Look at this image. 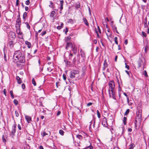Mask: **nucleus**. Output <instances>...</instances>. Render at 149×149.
Masks as SVG:
<instances>
[{
	"mask_svg": "<svg viewBox=\"0 0 149 149\" xmlns=\"http://www.w3.org/2000/svg\"><path fill=\"white\" fill-rule=\"evenodd\" d=\"M13 61L16 63L17 67L21 66L22 64L25 62L24 54L20 50L15 51L13 56Z\"/></svg>",
	"mask_w": 149,
	"mask_h": 149,
	"instance_id": "obj_1",
	"label": "nucleus"
},
{
	"mask_svg": "<svg viewBox=\"0 0 149 149\" xmlns=\"http://www.w3.org/2000/svg\"><path fill=\"white\" fill-rule=\"evenodd\" d=\"M142 111L141 109H138V111L136 112V117L135 121L136 123H137L138 122V123L140 124L142 118L141 116Z\"/></svg>",
	"mask_w": 149,
	"mask_h": 149,
	"instance_id": "obj_2",
	"label": "nucleus"
},
{
	"mask_svg": "<svg viewBox=\"0 0 149 149\" xmlns=\"http://www.w3.org/2000/svg\"><path fill=\"white\" fill-rule=\"evenodd\" d=\"M109 89L108 90L109 97H111V93L110 91L114 90L115 84L114 82L113 81H110L109 83Z\"/></svg>",
	"mask_w": 149,
	"mask_h": 149,
	"instance_id": "obj_3",
	"label": "nucleus"
},
{
	"mask_svg": "<svg viewBox=\"0 0 149 149\" xmlns=\"http://www.w3.org/2000/svg\"><path fill=\"white\" fill-rule=\"evenodd\" d=\"M79 72L77 70H72L70 72V77L71 78H74L75 77V75L79 74Z\"/></svg>",
	"mask_w": 149,
	"mask_h": 149,
	"instance_id": "obj_4",
	"label": "nucleus"
},
{
	"mask_svg": "<svg viewBox=\"0 0 149 149\" xmlns=\"http://www.w3.org/2000/svg\"><path fill=\"white\" fill-rule=\"evenodd\" d=\"M16 124L15 122L14 124L13 125L12 127V130L10 132V135L12 138H13L15 136V133L16 132L15 129L16 128Z\"/></svg>",
	"mask_w": 149,
	"mask_h": 149,
	"instance_id": "obj_5",
	"label": "nucleus"
},
{
	"mask_svg": "<svg viewBox=\"0 0 149 149\" xmlns=\"http://www.w3.org/2000/svg\"><path fill=\"white\" fill-rule=\"evenodd\" d=\"M8 36L10 39H14L15 38V34L14 32L10 31L8 34Z\"/></svg>",
	"mask_w": 149,
	"mask_h": 149,
	"instance_id": "obj_6",
	"label": "nucleus"
},
{
	"mask_svg": "<svg viewBox=\"0 0 149 149\" xmlns=\"http://www.w3.org/2000/svg\"><path fill=\"white\" fill-rule=\"evenodd\" d=\"M66 42L65 48L66 49H68L70 47L72 48L73 46V45L70 42Z\"/></svg>",
	"mask_w": 149,
	"mask_h": 149,
	"instance_id": "obj_7",
	"label": "nucleus"
},
{
	"mask_svg": "<svg viewBox=\"0 0 149 149\" xmlns=\"http://www.w3.org/2000/svg\"><path fill=\"white\" fill-rule=\"evenodd\" d=\"M102 124L104 127H107L108 125V124L107 123V119L106 118H104L102 119Z\"/></svg>",
	"mask_w": 149,
	"mask_h": 149,
	"instance_id": "obj_8",
	"label": "nucleus"
},
{
	"mask_svg": "<svg viewBox=\"0 0 149 149\" xmlns=\"http://www.w3.org/2000/svg\"><path fill=\"white\" fill-rule=\"evenodd\" d=\"M110 92L111 93V95L110 97H112L114 100H116V97L115 95V90L110 91Z\"/></svg>",
	"mask_w": 149,
	"mask_h": 149,
	"instance_id": "obj_9",
	"label": "nucleus"
},
{
	"mask_svg": "<svg viewBox=\"0 0 149 149\" xmlns=\"http://www.w3.org/2000/svg\"><path fill=\"white\" fill-rule=\"evenodd\" d=\"M72 50L74 54H76L77 53V48L75 45L73 44V46L72 48Z\"/></svg>",
	"mask_w": 149,
	"mask_h": 149,
	"instance_id": "obj_10",
	"label": "nucleus"
},
{
	"mask_svg": "<svg viewBox=\"0 0 149 149\" xmlns=\"http://www.w3.org/2000/svg\"><path fill=\"white\" fill-rule=\"evenodd\" d=\"M64 3V1L63 0H60V11L59 12L60 13H62V10L63 9V5Z\"/></svg>",
	"mask_w": 149,
	"mask_h": 149,
	"instance_id": "obj_11",
	"label": "nucleus"
},
{
	"mask_svg": "<svg viewBox=\"0 0 149 149\" xmlns=\"http://www.w3.org/2000/svg\"><path fill=\"white\" fill-rule=\"evenodd\" d=\"M106 34L109 39V37L110 38L111 37L112 33L110 31V30L109 29H108L107 32H106Z\"/></svg>",
	"mask_w": 149,
	"mask_h": 149,
	"instance_id": "obj_12",
	"label": "nucleus"
},
{
	"mask_svg": "<svg viewBox=\"0 0 149 149\" xmlns=\"http://www.w3.org/2000/svg\"><path fill=\"white\" fill-rule=\"evenodd\" d=\"M8 45L10 48L13 47L14 45L13 41L12 40L8 42Z\"/></svg>",
	"mask_w": 149,
	"mask_h": 149,
	"instance_id": "obj_13",
	"label": "nucleus"
},
{
	"mask_svg": "<svg viewBox=\"0 0 149 149\" xmlns=\"http://www.w3.org/2000/svg\"><path fill=\"white\" fill-rule=\"evenodd\" d=\"M49 132V134L47 133H46L45 132H41V135L43 137H44L46 135H49V136L50 135V132Z\"/></svg>",
	"mask_w": 149,
	"mask_h": 149,
	"instance_id": "obj_14",
	"label": "nucleus"
},
{
	"mask_svg": "<svg viewBox=\"0 0 149 149\" xmlns=\"http://www.w3.org/2000/svg\"><path fill=\"white\" fill-rule=\"evenodd\" d=\"M25 117L27 122L28 123H30L31 120V118L30 116L27 115L25 116Z\"/></svg>",
	"mask_w": 149,
	"mask_h": 149,
	"instance_id": "obj_15",
	"label": "nucleus"
},
{
	"mask_svg": "<svg viewBox=\"0 0 149 149\" xmlns=\"http://www.w3.org/2000/svg\"><path fill=\"white\" fill-rule=\"evenodd\" d=\"M20 18H17L16 21V24L19 26L21 24Z\"/></svg>",
	"mask_w": 149,
	"mask_h": 149,
	"instance_id": "obj_16",
	"label": "nucleus"
},
{
	"mask_svg": "<svg viewBox=\"0 0 149 149\" xmlns=\"http://www.w3.org/2000/svg\"><path fill=\"white\" fill-rule=\"evenodd\" d=\"M83 21L84 22V24L87 26H89V24L88 23V22L86 19L85 18H83Z\"/></svg>",
	"mask_w": 149,
	"mask_h": 149,
	"instance_id": "obj_17",
	"label": "nucleus"
},
{
	"mask_svg": "<svg viewBox=\"0 0 149 149\" xmlns=\"http://www.w3.org/2000/svg\"><path fill=\"white\" fill-rule=\"evenodd\" d=\"M16 78L17 80V82L18 84H20L21 83H22V81L21 79V78L19 76H16Z\"/></svg>",
	"mask_w": 149,
	"mask_h": 149,
	"instance_id": "obj_18",
	"label": "nucleus"
},
{
	"mask_svg": "<svg viewBox=\"0 0 149 149\" xmlns=\"http://www.w3.org/2000/svg\"><path fill=\"white\" fill-rule=\"evenodd\" d=\"M26 44L27 45V47L29 48H30L31 46V43L28 41H26L25 42Z\"/></svg>",
	"mask_w": 149,
	"mask_h": 149,
	"instance_id": "obj_19",
	"label": "nucleus"
},
{
	"mask_svg": "<svg viewBox=\"0 0 149 149\" xmlns=\"http://www.w3.org/2000/svg\"><path fill=\"white\" fill-rule=\"evenodd\" d=\"M16 31L17 34L18 35H21L22 34V33L21 32L20 29H19V28L17 29Z\"/></svg>",
	"mask_w": 149,
	"mask_h": 149,
	"instance_id": "obj_20",
	"label": "nucleus"
},
{
	"mask_svg": "<svg viewBox=\"0 0 149 149\" xmlns=\"http://www.w3.org/2000/svg\"><path fill=\"white\" fill-rule=\"evenodd\" d=\"M149 47L148 44L146 45L145 46L144 50L145 52L146 53H147V51H148L149 49Z\"/></svg>",
	"mask_w": 149,
	"mask_h": 149,
	"instance_id": "obj_21",
	"label": "nucleus"
},
{
	"mask_svg": "<svg viewBox=\"0 0 149 149\" xmlns=\"http://www.w3.org/2000/svg\"><path fill=\"white\" fill-rule=\"evenodd\" d=\"M80 52L81 56L83 58H84L85 57V56L84 51L81 49Z\"/></svg>",
	"mask_w": 149,
	"mask_h": 149,
	"instance_id": "obj_22",
	"label": "nucleus"
},
{
	"mask_svg": "<svg viewBox=\"0 0 149 149\" xmlns=\"http://www.w3.org/2000/svg\"><path fill=\"white\" fill-rule=\"evenodd\" d=\"M145 21H144V27L145 28H147L148 27V24L147 25V19L145 18Z\"/></svg>",
	"mask_w": 149,
	"mask_h": 149,
	"instance_id": "obj_23",
	"label": "nucleus"
},
{
	"mask_svg": "<svg viewBox=\"0 0 149 149\" xmlns=\"http://www.w3.org/2000/svg\"><path fill=\"white\" fill-rule=\"evenodd\" d=\"M76 137L80 140H81L83 139L82 136L80 135H76Z\"/></svg>",
	"mask_w": 149,
	"mask_h": 149,
	"instance_id": "obj_24",
	"label": "nucleus"
},
{
	"mask_svg": "<svg viewBox=\"0 0 149 149\" xmlns=\"http://www.w3.org/2000/svg\"><path fill=\"white\" fill-rule=\"evenodd\" d=\"M134 147V144L133 143H132L130 145V148L129 149H133Z\"/></svg>",
	"mask_w": 149,
	"mask_h": 149,
	"instance_id": "obj_25",
	"label": "nucleus"
},
{
	"mask_svg": "<svg viewBox=\"0 0 149 149\" xmlns=\"http://www.w3.org/2000/svg\"><path fill=\"white\" fill-rule=\"evenodd\" d=\"M55 14V11H52L51 13L50 16L51 17H53Z\"/></svg>",
	"mask_w": 149,
	"mask_h": 149,
	"instance_id": "obj_26",
	"label": "nucleus"
},
{
	"mask_svg": "<svg viewBox=\"0 0 149 149\" xmlns=\"http://www.w3.org/2000/svg\"><path fill=\"white\" fill-rule=\"evenodd\" d=\"M64 61L66 65H68L69 66H70V62L69 61H68L67 60H65Z\"/></svg>",
	"mask_w": 149,
	"mask_h": 149,
	"instance_id": "obj_27",
	"label": "nucleus"
},
{
	"mask_svg": "<svg viewBox=\"0 0 149 149\" xmlns=\"http://www.w3.org/2000/svg\"><path fill=\"white\" fill-rule=\"evenodd\" d=\"M15 105H17L18 104V100L16 99H14L13 101Z\"/></svg>",
	"mask_w": 149,
	"mask_h": 149,
	"instance_id": "obj_28",
	"label": "nucleus"
},
{
	"mask_svg": "<svg viewBox=\"0 0 149 149\" xmlns=\"http://www.w3.org/2000/svg\"><path fill=\"white\" fill-rule=\"evenodd\" d=\"M73 56V54L72 53H71V52H70V53L69 54V56H68L69 59V60H71L72 59V57Z\"/></svg>",
	"mask_w": 149,
	"mask_h": 149,
	"instance_id": "obj_29",
	"label": "nucleus"
},
{
	"mask_svg": "<svg viewBox=\"0 0 149 149\" xmlns=\"http://www.w3.org/2000/svg\"><path fill=\"white\" fill-rule=\"evenodd\" d=\"M27 13L26 12L24 13L23 15V19L24 20L25 19L26 17Z\"/></svg>",
	"mask_w": 149,
	"mask_h": 149,
	"instance_id": "obj_30",
	"label": "nucleus"
},
{
	"mask_svg": "<svg viewBox=\"0 0 149 149\" xmlns=\"http://www.w3.org/2000/svg\"><path fill=\"white\" fill-rule=\"evenodd\" d=\"M127 120V118L126 117H124L123 118V123L124 125H125L126 124V120Z\"/></svg>",
	"mask_w": 149,
	"mask_h": 149,
	"instance_id": "obj_31",
	"label": "nucleus"
},
{
	"mask_svg": "<svg viewBox=\"0 0 149 149\" xmlns=\"http://www.w3.org/2000/svg\"><path fill=\"white\" fill-rule=\"evenodd\" d=\"M50 4L49 5V6L51 8H52L53 7V6H54L53 3L52 1H50Z\"/></svg>",
	"mask_w": 149,
	"mask_h": 149,
	"instance_id": "obj_32",
	"label": "nucleus"
},
{
	"mask_svg": "<svg viewBox=\"0 0 149 149\" xmlns=\"http://www.w3.org/2000/svg\"><path fill=\"white\" fill-rule=\"evenodd\" d=\"M10 94L11 98L12 99H13L14 97V95H13V91H10Z\"/></svg>",
	"mask_w": 149,
	"mask_h": 149,
	"instance_id": "obj_33",
	"label": "nucleus"
},
{
	"mask_svg": "<svg viewBox=\"0 0 149 149\" xmlns=\"http://www.w3.org/2000/svg\"><path fill=\"white\" fill-rule=\"evenodd\" d=\"M97 115L98 117L99 118H100L101 117L100 114L99 112V111L97 110Z\"/></svg>",
	"mask_w": 149,
	"mask_h": 149,
	"instance_id": "obj_34",
	"label": "nucleus"
},
{
	"mask_svg": "<svg viewBox=\"0 0 149 149\" xmlns=\"http://www.w3.org/2000/svg\"><path fill=\"white\" fill-rule=\"evenodd\" d=\"M104 66H105V67H107L108 66V64H107V62L106 60H105L104 61Z\"/></svg>",
	"mask_w": 149,
	"mask_h": 149,
	"instance_id": "obj_35",
	"label": "nucleus"
},
{
	"mask_svg": "<svg viewBox=\"0 0 149 149\" xmlns=\"http://www.w3.org/2000/svg\"><path fill=\"white\" fill-rule=\"evenodd\" d=\"M130 109H127L126 112H125V116H126V115H127L128 113H129V112H130Z\"/></svg>",
	"mask_w": 149,
	"mask_h": 149,
	"instance_id": "obj_36",
	"label": "nucleus"
},
{
	"mask_svg": "<svg viewBox=\"0 0 149 149\" xmlns=\"http://www.w3.org/2000/svg\"><path fill=\"white\" fill-rule=\"evenodd\" d=\"M76 57H75L72 60V63L74 64H75L76 63Z\"/></svg>",
	"mask_w": 149,
	"mask_h": 149,
	"instance_id": "obj_37",
	"label": "nucleus"
},
{
	"mask_svg": "<svg viewBox=\"0 0 149 149\" xmlns=\"http://www.w3.org/2000/svg\"><path fill=\"white\" fill-rule=\"evenodd\" d=\"M32 83L34 86H36V83L35 79L33 78L32 79Z\"/></svg>",
	"mask_w": 149,
	"mask_h": 149,
	"instance_id": "obj_38",
	"label": "nucleus"
},
{
	"mask_svg": "<svg viewBox=\"0 0 149 149\" xmlns=\"http://www.w3.org/2000/svg\"><path fill=\"white\" fill-rule=\"evenodd\" d=\"M59 132L60 134L62 135H63L64 134V132L62 130H59Z\"/></svg>",
	"mask_w": 149,
	"mask_h": 149,
	"instance_id": "obj_39",
	"label": "nucleus"
},
{
	"mask_svg": "<svg viewBox=\"0 0 149 149\" xmlns=\"http://www.w3.org/2000/svg\"><path fill=\"white\" fill-rule=\"evenodd\" d=\"M25 24L26 25V27L27 28L29 29H30V26L29 25L28 23V22H26Z\"/></svg>",
	"mask_w": 149,
	"mask_h": 149,
	"instance_id": "obj_40",
	"label": "nucleus"
},
{
	"mask_svg": "<svg viewBox=\"0 0 149 149\" xmlns=\"http://www.w3.org/2000/svg\"><path fill=\"white\" fill-rule=\"evenodd\" d=\"M117 39H118V38L116 37H115V38H114L115 42L116 44V45H117L118 44V42L117 40Z\"/></svg>",
	"mask_w": 149,
	"mask_h": 149,
	"instance_id": "obj_41",
	"label": "nucleus"
},
{
	"mask_svg": "<svg viewBox=\"0 0 149 149\" xmlns=\"http://www.w3.org/2000/svg\"><path fill=\"white\" fill-rule=\"evenodd\" d=\"M108 119H109L111 120V122L112 123L113 121V117L111 116L109 117V118H108Z\"/></svg>",
	"mask_w": 149,
	"mask_h": 149,
	"instance_id": "obj_42",
	"label": "nucleus"
},
{
	"mask_svg": "<svg viewBox=\"0 0 149 149\" xmlns=\"http://www.w3.org/2000/svg\"><path fill=\"white\" fill-rule=\"evenodd\" d=\"M46 33V31H44L42 32L41 34L42 36H43L45 35Z\"/></svg>",
	"mask_w": 149,
	"mask_h": 149,
	"instance_id": "obj_43",
	"label": "nucleus"
},
{
	"mask_svg": "<svg viewBox=\"0 0 149 149\" xmlns=\"http://www.w3.org/2000/svg\"><path fill=\"white\" fill-rule=\"evenodd\" d=\"M15 116L17 117H18L19 116V114L18 112L17 111H15Z\"/></svg>",
	"mask_w": 149,
	"mask_h": 149,
	"instance_id": "obj_44",
	"label": "nucleus"
},
{
	"mask_svg": "<svg viewBox=\"0 0 149 149\" xmlns=\"http://www.w3.org/2000/svg\"><path fill=\"white\" fill-rule=\"evenodd\" d=\"M19 0H16V6H19Z\"/></svg>",
	"mask_w": 149,
	"mask_h": 149,
	"instance_id": "obj_45",
	"label": "nucleus"
},
{
	"mask_svg": "<svg viewBox=\"0 0 149 149\" xmlns=\"http://www.w3.org/2000/svg\"><path fill=\"white\" fill-rule=\"evenodd\" d=\"M142 35H143V36L144 37H146V33H145L144 32V31H143L142 32Z\"/></svg>",
	"mask_w": 149,
	"mask_h": 149,
	"instance_id": "obj_46",
	"label": "nucleus"
},
{
	"mask_svg": "<svg viewBox=\"0 0 149 149\" xmlns=\"http://www.w3.org/2000/svg\"><path fill=\"white\" fill-rule=\"evenodd\" d=\"M30 3V1L29 0H27L25 2V4L26 5H29Z\"/></svg>",
	"mask_w": 149,
	"mask_h": 149,
	"instance_id": "obj_47",
	"label": "nucleus"
},
{
	"mask_svg": "<svg viewBox=\"0 0 149 149\" xmlns=\"http://www.w3.org/2000/svg\"><path fill=\"white\" fill-rule=\"evenodd\" d=\"M63 79L65 80V81L66 80V76L65 75V74H63Z\"/></svg>",
	"mask_w": 149,
	"mask_h": 149,
	"instance_id": "obj_48",
	"label": "nucleus"
},
{
	"mask_svg": "<svg viewBox=\"0 0 149 149\" xmlns=\"http://www.w3.org/2000/svg\"><path fill=\"white\" fill-rule=\"evenodd\" d=\"M125 68H127L128 70H129L130 68L129 66L127 65L126 63H125Z\"/></svg>",
	"mask_w": 149,
	"mask_h": 149,
	"instance_id": "obj_49",
	"label": "nucleus"
},
{
	"mask_svg": "<svg viewBox=\"0 0 149 149\" xmlns=\"http://www.w3.org/2000/svg\"><path fill=\"white\" fill-rule=\"evenodd\" d=\"M95 31L96 33L97 34V36L98 38H99V34L98 33L97 29H95Z\"/></svg>",
	"mask_w": 149,
	"mask_h": 149,
	"instance_id": "obj_50",
	"label": "nucleus"
},
{
	"mask_svg": "<svg viewBox=\"0 0 149 149\" xmlns=\"http://www.w3.org/2000/svg\"><path fill=\"white\" fill-rule=\"evenodd\" d=\"M93 104V103H92V102H89V103H88L87 104V107H88V106H91V105H92V104Z\"/></svg>",
	"mask_w": 149,
	"mask_h": 149,
	"instance_id": "obj_51",
	"label": "nucleus"
},
{
	"mask_svg": "<svg viewBox=\"0 0 149 149\" xmlns=\"http://www.w3.org/2000/svg\"><path fill=\"white\" fill-rule=\"evenodd\" d=\"M144 73L145 75V76L146 77H148V75L147 74V72L145 70L144 71Z\"/></svg>",
	"mask_w": 149,
	"mask_h": 149,
	"instance_id": "obj_52",
	"label": "nucleus"
},
{
	"mask_svg": "<svg viewBox=\"0 0 149 149\" xmlns=\"http://www.w3.org/2000/svg\"><path fill=\"white\" fill-rule=\"evenodd\" d=\"M22 88L23 89H24L25 88V85L24 84H22Z\"/></svg>",
	"mask_w": 149,
	"mask_h": 149,
	"instance_id": "obj_53",
	"label": "nucleus"
},
{
	"mask_svg": "<svg viewBox=\"0 0 149 149\" xmlns=\"http://www.w3.org/2000/svg\"><path fill=\"white\" fill-rule=\"evenodd\" d=\"M18 128L19 129V130H21V129H22L21 127L20 124H18Z\"/></svg>",
	"mask_w": 149,
	"mask_h": 149,
	"instance_id": "obj_54",
	"label": "nucleus"
},
{
	"mask_svg": "<svg viewBox=\"0 0 149 149\" xmlns=\"http://www.w3.org/2000/svg\"><path fill=\"white\" fill-rule=\"evenodd\" d=\"M80 6V5L79 3L78 4H77L76 7L78 8H79Z\"/></svg>",
	"mask_w": 149,
	"mask_h": 149,
	"instance_id": "obj_55",
	"label": "nucleus"
},
{
	"mask_svg": "<svg viewBox=\"0 0 149 149\" xmlns=\"http://www.w3.org/2000/svg\"><path fill=\"white\" fill-rule=\"evenodd\" d=\"M3 93L5 96H6V90L5 89L3 90Z\"/></svg>",
	"mask_w": 149,
	"mask_h": 149,
	"instance_id": "obj_56",
	"label": "nucleus"
},
{
	"mask_svg": "<svg viewBox=\"0 0 149 149\" xmlns=\"http://www.w3.org/2000/svg\"><path fill=\"white\" fill-rule=\"evenodd\" d=\"M68 31V28H66L65 29V33L66 34H67V32Z\"/></svg>",
	"mask_w": 149,
	"mask_h": 149,
	"instance_id": "obj_57",
	"label": "nucleus"
},
{
	"mask_svg": "<svg viewBox=\"0 0 149 149\" xmlns=\"http://www.w3.org/2000/svg\"><path fill=\"white\" fill-rule=\"evenodd\" d=\"M2 139H3V142L4 143H5L6 142V140L5 138H4L3 137V136L2 137Z\"/></svg>",
	"mask_w": 149,
	"mask_h": 149,
	"instance_id": "obj_58",
	"label": "nucleus"
},
{
	"mask_svg": "<svg viewBox=\"0 0 149 149\" xmlns=\"http://www.w3.org/2000/svg\"><path fill=\"white\" fill-rule=\"evenodd\" d=\"M127 43H128L127 40V39H125V40L124 43L125 45H127Z\"/></svg>",
	"mask_w": 149,
	"mask_h": 149,
	"instance_id": "obj_59",
	"label": "nucleus"
},
{
	"mask_svg": "<svg viewBox=\"0 0 149 149\" xmlns=\"http://www.w3.org/2000/svg\"><path fill=\"white\" fill-rule=\"evenodd\" d=\"M62 28V26H58L57 27V29H60Z\"/></svg>",
	"mask_w": 149,
	"mask_h": 149,
	"instance_id": "obj_60",
	"label": "nucleus"
},
{
	"mask_svg": "<svg viewBox=\"0 0 149 149\" xmlns=\"http://www.w3.org/2000/svg\"><path fill=\"white\" fill-rule=\"evenodd\" d=\"M93 43L95 44H96L97 43V40H93Z\"/></svg>",
	"mask_w": 149,
	"mask_h": 149,
	"instance_id": "obj_61",
	"label": "nucleus"
},
{
	"mask_svg": "<svg viewBox=\"0 0 149 149\" xmlns=\"http://www.w3.org/2000/svg\"><path fill=\"white\" fill-rule=\"evenodd\" d=\"M61 113V112L59 111H58L57 113V116H59Z\"/></svg>",
	"mask_w": 149,
	"mask_h": 149,
	"instance_id": "obj_62",
	"label": "nucleus"
},
{
	"mask_svg": "<svg viewBox=\"0 0 149 149\" xmlns=\"http://www.w3.org/2000/svg\"><path fill=\"white\" fill-rule=\"evenodd\" d=\"M28 9H29V8L28 7L26 6L25 7V10L26 11H27L28 10Z\"/></svg>",
	"mask_w": 149,
	"mask_h": 149,
	"instance_id": "obj_63",
	"label": "nucleus"
},
{
	"mask_svg": "<svg viewBox=\"0 0 149 149\" xmlns=\"http://www.w3.org/2000/svg\"><path fill=\"white\" fill-rule=\"evenodd\" d=\"M39 149H44V148L42 146H40L39 147Z\"/></svg>",
	"mask_w": 149,
	"mask_h": 149,
	"instance_id": "obj_64",
	"label": "nucleus"
}]
</instances>
